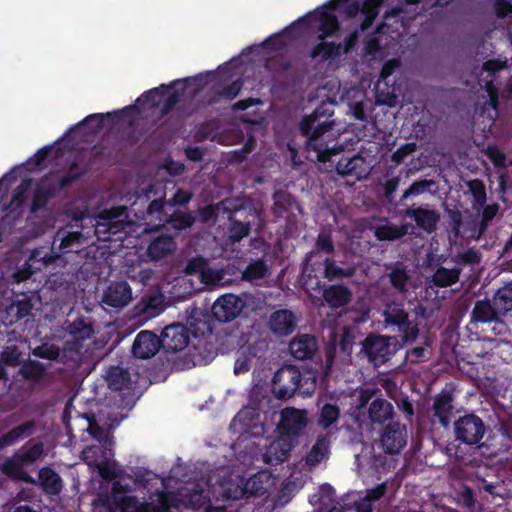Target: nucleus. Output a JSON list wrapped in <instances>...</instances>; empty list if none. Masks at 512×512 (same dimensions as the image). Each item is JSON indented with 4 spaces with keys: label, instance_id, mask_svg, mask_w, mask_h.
I'll return each mask as SVG.
<instances>
[{
    "label": "nucleus",
    "instance_id": "1",
    "mask_svg": "<svg viewBox=\"0 0 512 512\" xmlns=\"http://www.w3.org/2000/svg\"><path fill=\"white\" fill-rule=\"evenodd\" d=\"M335 106L334 100L322 101L299 123V132L306 139V150L315 152L317 160L323 163L332 161L333 156L343 151V146L337 145L332 137Z\"/></svg>",
    "mask_w": 512,
    "mask_h": 512
},
{
    "label": "nucleus",
    "instance_id": "2",
    "mask_svg": "<svg viewBox=\"0 0 512 512\" xmlns=\"http://www.w3.org/2000/svg\"><path fill=\"white\" fill-rule=\"evenodd\" d=\"M316 388V378L302 372L293 365L279 368L272 379V392L277 399L288 400L295 393L310 396Z\"/></svg>",
    "mask_w": 512,
    "mask_h": 512
},
{
    "label": "nucleus",
    "instance_id": "3",
    "mask_svg": "<svg viewBox=\"0 0 512 512\" xmlns=\"http://www.w3.org/2000/svg\"><path fill=\"white\" fill-rule=\"evenodd\" d=\"M355 269L352 267H340L332 258L325 257L322 260H315L309 265H304L301 275V286L306 292L320 291L324 284L322 279L334 281L342 278L352 277Z\"/></svg>",
    "mask_w": 512,
    "mask_h": 512
},
{
    "label": "nucleus",
    "instance_id": "4",
    "mask_svg": "<svg viewBox=\"0 0 512 512\" xmlns=\"http://www.w3.org/2000/svg\"><path fill=\"white\" fill-rule=\"evenodd\" d=\"M382 316L387 328H392V331L400 333L404 345L412 344L416 341L420 332L419 327L417 323L410 320L404 303L400 301L387 303Z\"/></svg>",
    "mask_w": 512,
    "mask_h": 512
},
{
    "label": "nucleus",
    "instance_id": "5",
    "mask_svg": "<svg viewBox=\"0 0 512 512\" xmlns=\"http://www.w3.org/2000/svg\"><path fill=\"white\" fill-rule=\"evenodd\" d=\"M44 445L37 442L25 451H17L0 463V471L9 479L34 484L35 480L23 469L35 463L43 454Z\"/></svg>",
    "mask_w": 512,
    "mask_h": 512
},
{
    "label": "nucleus",
    "instance_id": "6",
    "mask_svg": "<svg viewBox=\"0 0 512 512\" xmlns=\"http://www.w3.org/2000/svg\"><path fill=\"white\" fill-rule=\"evenodd\" d=\"M396 338L370 333L362 342L361 353L374 367H380L396 353Z\"/></svg>",
    "mask_w": 512,
    "mask_h": 512
},
{
    "label": "nucleus",
    "instance_id": "7",
    "mask_svg": "<svg viewBox=\"0 0 512 512\" xmlns=\"http://www.w3.org/2000/svg\"><path fill=\"white\" fill-rule=\"evenodd\" d=\"M485 432L484 421L475 414H466L454 422L456 440L466 445L479 444Z\"/></svg>",
    "mask_w": 512,
    "mask_h": 512
},
{
    "label": "nucleus",
    "instance_id": "8",
    "mask_svg": "<svg viewBox=\"0 0 512 512\" xmlns=\"http://www.w3.org/2000/svg\"><path fill=\"white\" fill-rule=\"evenodd\" d=\"M305 410H299L294 407H286L280 413V421L277 425V431L283 438L295 440L305 430L308 420Z\"/></svg>",
    "mask_w": 512,
    "mask_h": 512
},
{
    "label": "nucleus",
    "instance_id": "9",
    "mask_svg": "<svg viewBox=\"0 0 512 512\" xmlns=\"http://www.w3.org/2000/svg\"><path fill=\"white\" fill-rule=\"evenodd\" d=\"M299 24H303L306 27H312L317 25V30L320 32L318 40H324L327 37L333 36L339 29L340 23L335 14L328 12L325 9H316L313 12H309L305 16L298 20ZM297 22L291 25H296Z\"/></svg>",
    "mask_w": 512,
    "mask_h": 512
},
{
    "label": "nucleus",
    "instance_id": "10",
    "mask_svg": "<svg viewBox=\"0 0 512 512\" xmlns=\"http://www.w3.org/2000/svg\"><path fill=\"white\" fill-rule=\"evenodd\" d=\"M245 306V302L234 294L220 296L212 306V315L220 323H228L237 318Z\"/></svg>",
    "mask_w": 512,
    "mask_h": 512
},
{
    "label": "nucleus",
    "instance_id": "11",
    "mask_svg": "<svg viewBox=\"0 0 512 512\" xmlns=\"http://www.w3.org/2000/svg\"><path fill=\"white\" fill-rule=\"evenodd\" d=\"M165 352H179L187 347L190 337L188 329L180 323L166 326L159 337Z\"/></svg>",
    "mask_w": 512,
    "mask_h": 512
},
{
    "label": "nucleus",
    "instance_id": "12",
    "mask_svg": "<svg viewBox=\"0 0 512 512\" xmlns=\"http://www.w3.org/2000/svg\"><path fill=\"white\" fill-rule=\"evenodd\" d=\"M380 443L385 453H399L407 443L406 426L398 422L386 425L381 433Z\"/></svg>",
    "mask_w": 512,
    "mask_h": 512
},
{
    "label": "nucleus",
    "instance_id": "13",
    "mask_svg": "<svg viewBox=\"0 0 512 512\" xmlns=\"http://www.w3.org/2000/svg\"><path fill=\"white\" fill-rule=\"evenodd\" d=\"M454 389L444 388L434 398L432 411L433 421H437L441 426L448 427L454 410Z\"/></svg>",
    "mask_w": 512,
    "mask_h": 512
},
{
    "label": "nucleus",
    "instance_id": "14",
    "mask_svg": "<svg viewBox=\"0 0 512 512\" xmlns=\"http://www.w3.org/2000/svg\"><path fill=\"white\" fill-rule=\"evenodd\" d=\"M161 347L160 338L149 330L139 332L132 345V354L138 359H150Z\"/></svg>",
    "mask_w": 512,
    "mask_h": 512
},
{
    "label": "nucleus",
    "instance_id": "15",
    "mask_svg": "<svg viewBox=\"0 0 512 512\" xmlns=\"http://www.w3.org/2000/svg\"><path fill=\"white\" fill-rule=\"evenodd\" d=\"M131 299L132 289L126 281L112 282L102 296V302L112 308H123Z\"/></svg>",
    "mask_w": 512,
    "mask_h": 512
},
{
    "label": "nucleus",
    "instance_id": "16",
    "mask_svg": "<svg viewBox=\"0 0 512 512\" xmlns=\"http://www.w3.org/2000/svg\"><path fill=\"white\" fill-rule=\"evenodd\" d=\"M296 325L297 319L295 314L288 309H279L274 311L268 320L269 329L278 337L292 334Z\"/></svg>",
    "mask_w": 512,
    "mask_h": 512
},
{
    "label": "nucleus",
    "instance_id": "17",
    "mask_svg": "<svg viewBox=\"0 0 512 512\" xmlns=\"http://www.w3.org/2000/svg\"><path fill=\"white\" fill-rule=\"evenodd\" d=\"M404 216L415 221L418 228L428 234L433 233L437 229L440 215L436 210L423 207H408L404 211Z\"/></svg>",
    "mask_w": 512,
    "mask_h": 512
},
{
    "label": "nucleus",
    "instance_id": "18",
    "mask_svg": "<svg viewBox=\"0 0 512 512\" xmlns=\"http://www.w3.org/2000/svg\"><path fill=\"white\" fill-rule=\"evenodd\" d=\"M136 109V105H129L121 110L113 112L90 114L86 116L84 119H82L80 122H78L75 127L80 128L82 126H89L90 133L97 134L103 129L105 119H112L115 122H119L120 119L123 116H125L129 111Z\"/></svg>",
    "mask_w": 512,
    "mask_h": 512
},
{
    "label": "nucleus",
    "instance_id": "19",
    "mask_svg": "<svg viewBox=\"0 0 512 512\" xmlns=\"http://www.w3.org/2000/svg\"><path fill=\"white\" fill-rule=\"evenodd\" d=\"M189 81V78H185L183 80H174L169 85L161 84L156 88L145 91L140 97L137 98L136 105L140 107L148 106L149 108H156L160 104L161 97L168 93L170 89L176 85H182V90H184Z\"/></svg>",
    "mask_w": 512,
    "mask_h": 512
},
{
    "label": "nucleus",
    "instance_id": "20",
    "mask_svg": "<svg viewBox=\"0 0 512 512\" xmlns=\"http://www.w3.org/2000/svg\"><path fill=\"white\" fill-rule=\"evenodd\" d=\"M322 296L332 309L342 308L352 300V291L343 284H333L321 289Z\"/></svg>",
    "mask_w": 512,
    "mask_h": 512
},
{
    "label": "nucleus",
    "instance_id": "21",
    "mask_svg": "<svg viewBox=\"0 0 512 512\" xmlns=\"http://www.w3.org/2000/svg\"><path fill=\"white\" fill-rule=\"evenodd\" d=\"M289 351L297 360L311 359L317 351V340L312 335L303 334L289 343Z\"/></svg>",
    "mask_w": 512,
    "mask_h": 512
},
{
    "label": "nucleus",
    "instance_id": "22",
    "mask_svg": "<svg viewBox=\"0 0 512 512\" xmlns=\"http://www.w3.org/2000/svg\"><path fill=\"white\" fill-rule=\"evenodd\" d=\"M262 476L265 475L259 473L250 477L243 487L237 486L234 491L226 489L224 491V497L227 500H237L241 499L245 494H249L251 496H263L267 489L261 480Z\"/></svg>",
    "mask_w": 512,
    "mask_h": 512
},
{
    "label": "nucleus",
    "instance_id": "23",
    "mask_svg": "<svg viewBox=\"0 0 512 512\" xmlns=\"http://www.w3.org/2000/svg\"><path fill=\"white\" fill-rule=\"evenodd\" d=\"M59 189L54 184L47 183L45 179L36 186L30 205V213L35 214L45 209L49 201L57 196Z\"/></svg>",
    "mask_w": 512,
    "mask_h": 512
},
{
    "label": "nucleus",
    "instance_id": "24",
    "mask_svg": "<svg viewBox=\"0 0 512 512\" xmlns=\"http://www.w3.org/2000/svg\"><path fill=\"white\" fill-rule=\"evenodd\" d=\"M336 172L341 176H356L361 178L367 173L366 160L360 155L342 156L336 163Z\"/></svg>",
    "mask_w": 512,
    "mask_h": 512
},
{
    "label": "nucleus",
    "instance_id": "25",
    "mask_svg": "<svg viewBox=\"0 0 512 512\" xmlns=\"http://www.w3.org/2000/svg\"><path fill=\"white\" fill-rule=\"evenodd\" d=\"M38 484L47 495H58L63 488V481L59 474L49 466L42 467L38 472Z\"/></svg>",
    "mask_w": 512,
    "mask_h": 512
},
{
    "label": "nucleus",
    "instance_id": "26",
    "mask_svg": "<svg viewBox=\"0 0 512 512\" xmlns=\"http://www.w3.org/2000/svg\"><path fill=\"white\" fill-rule=\"evenodd\" d=\"M175 248V240L171 235H159L150 241L147 254L152 260L158 261L172 254Z\"/></svg>",
    "mask_w": 512,
    "mask_h": 512
},
{
    "label": "nucleus",
    "instance_id": "27",
    "mask_svg": "<svg viewBox=\"0 0 512 512\" xmlns=\"http://www.w3.org/2000/svg\"><path fill=\"white\" fill-rule=\"evenodd\" d=\"M36 424L34 420H28L8 432L4 433L0 436V451L6 447L12 446L15 443L30 437L34 430Z\"/></svg>",
    "mask_w": 512,
    "mask_h": 512
},
{
    "label": "nucleus",
    "instance_id": "28",
    "mask_svg": "<svg viewBox=\"0 0 512 512\" xmlns=\"http://www.w3.org/2000/svg\"><path fill=\"white\" fill-rule=\"evenodd\" d=\"M36 424L34 420H28L8 432L4 433L0 436V451L6 447L12 446L15 443L30 437L34 430Z\"/></svg>",
    "mask_w": 512,
    "mask_h": 512
},
{
    "label": "nucleus",
    "instance_id": "29",
    "mask_svg": "<svg viewBox=\"0 0 512 512\" xmlns=\"http://www.w3.org/2000/svg\"><path fill=\"white\" fill-rule=\"evenodd\" d=\"M293 444L288 442L286 438L281 437L277 441H273L264 454V461L270 465H277L286 461L289 456Z\"/></svg>",
    "mask_w": 512,
    "mask_h": 512
},
{
    "label": "nucleus",
    "instance_id": "30",
    "mask_svg": "<svg viewBox=\"0 0 512 512\" xmlns=\"http://www.w3.org/2000/svg\"><path fill=\"white\" fill-rule=\"evenodd\" d=\"M106 453V449L99 446H91L83 451L84 459L89 465L96 466L104 479H113L116 477L114 469L105 460L98 461V456L106 458Z\"/></svg>",
    "mask_w": 512,
    "mask_h": 512
},
{
    "label": "nucleus",
    "instance_id": "31",
    "mask_svg": "<svg viewBox=\"0 0 512 512\" xmlns=\"http://www.w3.org/2000/svg\"><path fill=\"white\" fill-rule=\"evenodd\" d=\"M330 440L327 436H319L310 451L305 456V464L310 468L319 465L323 460L329 458Z\"/></svg>",
    "mask_w": 512,
    "mask_h": 512
},
{
    "label": "nucleus",
    "instance_id": "32",
    "mask_svg": "<svg viewBox=\"0 0 512 512\" xmlns=\"http://www.w3.org/2000/svg\"><path fill=\"white\" fill-rule=\"evenodd\" d=\"M108 387L114 391H121L129 388L131 375L128 369L120 366H110L106 372Z\"/></svg>",
    "mask_w": 512,
    "mask_h": 512
},
{
    "label": "nucleus",
    "instance_id": "33",
    "mask_svg": "<svg viewBox=\"0 0 512 512\" xmlns=\"http://www.w3.org/2000/svg\"><path fill=\"white\" fill-rule=\"evenodd\" d=\"M498 313L494 303L491 304L488 300H479L471 312V320L480 323L494 322L498 319Z\"/></svg>",
    "mask_w": 512,
    "mask_h": 512
},
{
    "label": "nucleus",
    "instance_id": "34",
    "mask_svg": "<svg viewBox=\"0 0 512 512\" xmlns=\"http://www.w3.org/2000/svg\"><path fill=\"white\" fill-rule=\"evenodd\" d=\"M334 250L335 246L330 233L321 231L317 236L314 249L307 254L304 265L320 260V253L332 254Z\"/></svg>",
    "mask_w": 512,
    "mask_h": 512
},
{
    "label": "nucleus",
    "instance_id": "35",
    "mask_svg": "<svg viewBox=\"0 0 512 512\" xmlns=\"http://www.w3.org/2000/svg\"><path fill=\"white\" fill-rule=\"evenodd\" d=\"M368 414L372 423L381 424L392 418L394 414L393 406L384 398H376L371 402Z\"/></svg>",
    "mask_w": 512,
    "mask_h": 512
},
{
    "label": "nucleus",
    "instance_id": "36",
    "mask_svg": "<svg viewBox=\"0 0 512 512\" xmlns=\"http://www.w3.org/2000/svg\"><path fill=\"white\" fill-rule=\"evenodd\" d=\"M462 272L461 268H451L447 269L445 267L439 266L433 273L431 277V282L439 288H445L456 284L459 281L460 274Z\"/></svg>",
    "mask_w": 512,
    "mask_h": 512
},
{
    "label": "nucleus",
    "instance_id": "37",
    "mask_svg": "<svg viewBox=\"0 0 512 512\" xmlns=\"http://www.w3.org/2000/svg\"><path fill=\"white\" fill-rule=\"evenodd\" d=\"M342 43L328 42L324 40H319V43L316 44L311 52L310 57L312 59H320L321 61H326L337 56L341 55Z\"/></svg>",
    "mask_w": 512,
    "mask_h": 512
},
{
    "label": "nucleus",
    "instance_id": "38",
    "mask_svg": "<svg viewBox=\"0 0 512 512\" xmlns=\"http://www.w3.org/2000/svg\"><path fill=\"white\" fill-rule=\"evenodd\" d=\"M164 222L169 224L175 230H185L195 223V217L191 212L176 209L171 214H165Z\"/></svg>",
    "mask_w": 512,
    "mask_h": 512
},
{
    "label": "nucleus",
    "instance_id": "39",
    "mask_svg": "<svg viewBox=\"0 0 512 512\" xmlns=\"http://www.w3.org/2000/svg\"><path fill=\"white\" fill-rule=\"evenodd\" d=\"M251 231V223L249 221H240L234 218L232 215L229 216V227H228V240L231 244L241 242L244 238L248 237Z\"/></svg>",
    "mask_w": 512,
    "mask_h": 512
},
{
    "label": "nucleus",
    "instance_id": "40",
    "mask_svg": "<svg viewBox=\"0 0 512 512\" xmlns=\"http://www.w3.org/2000/svg\"><path fill=\"white\" fill-rule=\"evenodd\" d=\"M407 232L405 225L386 224L376 228L375 237L379 241H393L401 239Z\"/></svg>",
    "mask_w": 512,
    "mask_h": 512
},
{
    "label": "nucleus",
    "instance_id": "41",
    "mask_svg": "<svg viewBox=\"0 0 512 512\" xmlns=\"http://www.w3.org/2000/svg\"><path fill=\"white\" fill-rule=\"evenodd\" d=\"M493 299L499 313L505 315L512 311V282L499 288Z\"/></svg>",
    "mask_w": 512,
    "mask_h": 512
},
{
    "label": "nucleus",
    "instance_id": "42",
    "mask_svg": "<svg viewBox=\"0 0 512 512\" xmlns=\"http://www.w3.org/2000/svg\"><path fill=\"white\" fill-rule=\"evenodd\" d=\"M68 332L75 341L80 342L91 338L94 329L92 324L86 322L84 318H78L69 324Z\"/></svg>",
    "mask_w": 512,
    "mask_h": 512
},
{
    "label": "nucleus",
    "instance_id": "43",
    "mask_svg": "<svg viewBox=\"0 0 512 512\" xmlns=\"http://www.w3.org/2000/svg\"><path fill=\"white\" fill-rule=\"evenodd\" d=\"M467 187L472 195V207L479 211L486 204L487 192L485 184L480 179H473L467 182Z\"/></svg>",
    "mask_w": 512,
    "mask_h": 512
},
{
    "label": "nucleus",
    "instance_id": "44",
    "mask_svg": "<svg viewBox=\"0 0 512 512\" xmlns=\"http://www.w3.org/2000/svg\"><path fill=\"white\" fill-rule=\"evenodd\" d=\"M87 173V169L81 167L76 161H73L68 169L64 172V174L58 180V189L62 190L72 183L79 180L83 175Z\"/></svg>",
    "mask_w": 512,
    "mask_h": 512
},
{
    "label": "nucleus",
    "instance_id": "45",
    "mask_svg": "<svg viewBox=\"0 0 512 512\" xmlns=\"http://www.w3.org/2000/svg\"><path fill=\"white\" fill-rule=\"evenodd\" d=\"M340 416V409L336 404L326 403L320 410L318 416V424L324 428L328 429L334 423L337 422Z\"/></svg>",
    "mask_w": 512,
    "mask_h": 512
},
{
    "label": "nucleus",
    "instance_id": "46",
    "mask_svg": "<svg viewBox=\"0 0 512 512\" xmlns=\"http://www.w3.org/2000/svg\"><path fill=\"white\" fill-rule=\"evenodd\" d=\"M100 219L102 222H98L96 225L97 234L107 233L114 235L123 229V223L115 220L114 217H110V211H104L100 215Z\"/></svg>",
    "mask_w": 512,
    "mask_h": 512
},
{
    "label": "nucleus",
    "instance_id": "47",
    "mask_svg": "<svg viewBox=\"0 0 512 512\" xmlns=\"http://www.w3.org/2000/svg\"><path fill=\"white\" fill-rule=\"evenodd\" d=\"M19 372L25 380L39 381L45 374V367L37 360H29L21 366Z\"/></svg>",
    "mask_w": 512,
    "mask_h": 512
},
{
    "label": "nucleus",
    "instance_id": "48",
    "mask_svg": "<svg viewBox=\"0 0 512 512\" xmlns=\"http://www.w3.org/2000/svg\"><path fill=\"white\" fill-rule=\"evenodd\" d=\"M268 266L262 259H257L248 264L243 272V278L248 281L263 279L267 276Z\"/></svg>",
    "mask_w": 512,
    "mask_h": 512
},
{
    "label": "nucleus",
    "instance_id": "49",
    "mask_svg": "<svg viewBox=\"0 0 512 512\" xmlns=\"http://www.w3.org/2000/svg\"><path fill=\"white\" fill-rule=\"evenodd\" d=\"M482 260L481 253L475 248H468L466 251L456 255L454 261L463 265H478Z\"/></svg>",
    "mask_w": 512,
    "mask_h": 512
},
{
    "label": "nucleus",
    "instance_id": "50",
    "mask_svg": "<svg viewBox=\"0 0 512 512\" xmlns=\"http://www.w3.org/2000/svg\"><path fill=\"white\" fill-rule=\"evenodd\" d=\"M391 285L401 292L406 291L409 276L404 268L396 267L389 275Z\"/></svg>",
    "mask_w": 512,
    "mask_h": 512
},
{
    "label": "nucleus",
    "instance_id": "51",
    "mask_svg": "<svg viewBox=\"0 0 512 512\" xmlns=\"http://www.w3.org/2000/svg\"><path fill=\"white\" fill-rule=\"evenodd\" d=\"M168 206L167 200H165V196H162L158 199H154L150 202L147 207V214L151 217H155L160 221H164L165 207Z\"/></svg>",
    "mask_w": 512,
    "mask_h": 512
},
{
    "label": "nucleus",
    "instance_id": "52",
    "mask_svg": "<svg viewBox=\"0 0 512 512\" xmlns=\"http://www.w3.org/2000/svg\"><path fill=\"white\" fill-rule=\"evenodd\" d=\"M373 503L366 496H359L353 500L352 505L346 503L342 506L343 512H372Z\"/></svg>",
    "mask_w": 512,
    "mask_h": 512
},
{
    "label": "nucleus",
    "instance_id": "53",
    "mask_svg": "<svg viewBox=\"0 0 512 512\" xmlns=\"http://www.w3.org/2000/svg\"><path fill=\"white\" fill-rule=\"evenodd\" d=\"M241 349H243L252 359H260L263 358L266 354L268 349V342L265 339H258L246 347H242Z\"/></svg>",
    "mask_w": 512,
    "mask_h": 512
},
{
    "label": "nucleus",
    "instance_id": "54",
    "mask_svg": "<svg viewBox=\"0 0 512 512\" xmlns=\"http://www.w3.org/2000/svg\"><path fill=\"white\" fill-rule=\"evenodd\" d=\"M167 94L168 96L164 100L160 109V114L162 117L167 116L175 108V106L181 101L183 93L177 89H173Z\"/></svg>",
    "mask_w": 512,
    "mask_h": 512
},
{
    "label": "nucleus",
    "instance_id": "55",
    "mask_svg": "<svg viewBox=\"0 0 512 512\" xmlns=\"http://www.w3.org/2000/svg\"><path fill=\"white\" fill-rule=\"evenodd\" d=\"M113 504L120 512H132L140 504L135 496L114 497Z\"/></svg>",
    "mask_w": 512,
    "mask_h": 512
},
{
    "label": "nucleus",
    "instance_id": "56",
    "mask_svg": "<svg viewBox=\"0 0 512 512\" xmlns=\"http://www.w3.org/2000/svg\"><path fill=\"white\" fill-rule=\"evenodd\" d=\"M432 183H433V181L427 180V179L413 182L409 186V188L404 191V193L401 197V201H403L409 197H412V196H418V195L423 194L432 185Z\"/></svg>",
    "mask_w": 512,
    "mask_h": 512
},
{
    "label": "nucleus",
    "instance_id": "57",
    "mask_svg": "<svg viewBox=\"0 0 512 512\" xmlns=\"http://www.w3.org/2000/svg\"><path fill=\"white\" fill-rule=\"evenodd\" d=\"M83 238V234L80 231L68 232L62 237L59 249L62 253H68L72 251V247L75 244H79Z\"/></svg>",
    "mask_w": 512,
    "mask_h": 512
},
{
    "label": "nucleus",
    "instance_id": "58",
    "mask_svg": "<svg viewBox=\"0 0 512 512\" xmlns=\"http://www.w3.org/2000/svg\"><path fill=\"white\" fill-rule=\"evenodd\" d=\"M207 260L202 256H196L191 258L184 269L187 275L203 274L207 267Z\"/></svg>",
    "mask_w": 512,
    "mask_h": 512
},
{
    "label": "nucleus",
    "instance_id": "59",
    "mask_svg": "<svg viewBox=\"0 0 512 512\" xmlns=\"http://www.w3.org/2000/svg\"><path fill=\"white\" fill-rule=\"evenodd\" d=\"M31 183H32V180L31 179H24L20 185H18L16 187V189L14 190L13 194H12V202L20 207L24 204V202L26 201V198H27V191L30 189L31 187Z\"/></svg>",
    "mask_w": 512,
    "mask_h": 512
},
{
    "label": "nucleus",
    "instance_id": "60",
    "mask_svg": "<svg viewBox=\"0 0 512 512\" xmlns=\"http://www.w3.org/2000/svg\"><path fill=\"white\" fill-rule=\"evenodd\" d=\"M252 358L241 349L234 364V374L240 375L247 373L251 368Z\"/></svg>",
    "mask_w": 512,
    "mask_h": 512
},
{
    "label": "nucleus",
    "instance_id": "61",
    "mask_svg": "<svg viewBox=\"0 0 512 512\" xmlns=\"http://www.w3.org/2000/svg\"><path fill=\"white\" fill-rule=\"evenodd\" d=\"M416 148L417 145L414 142L403 144L395 152H393L391 155V160L396 164H400L407 156L415 152Z\"/></svg>",
    "mask_w": 512,
    "mask_h": 512
},
{
    "label": "nucleus",
    "instance_id": "62",
    "mask_svg": "<svg viewBox=\"0 0 512 512\" xmlns=\"http://www.w3.org/2000/svg\"><path fill=\"white\" fill-rule=\"evenodd\" d=\"M21 354L16 347H7L1 353V360L4 365L15 367L21 362Z\"/></svg>",
    "mask_w": 512,
    "mask_h": 512
},
{
    "label": "nucleus",
    "instance_id": "63",
    "mask_svg": "<svg viewBox=\"0 0 512 512\" xmlns=\"http://www.w3.org/2000/svg\"><path fill=\"white\" fill-rule=\"evenodd\" d=\"M192 193L184 189H177L173 197L167 200L168 206H184L192 199Z\"/></svg>",
    "mask_w": 512,
    "mask_h": 512
},
{
    "label": "nucleus",
    "instance_id": "64",
    "mask_svg": "<svg viewBox=\"0 0 512 512\" xmlns=\"http://www.w3.org/2000/svg\"><path fill=\"white\" fill-rule=\"evenodd\" d=\"M242 87H243V81L240 78H238V79L234 80L232 83H230L229 85L225 86L221 90L220 95L227 100H233L234 98H236L238 96Z\"/></svg>",
    "mask_w": 512,
    "mask_h": 512
}]
</instances>
